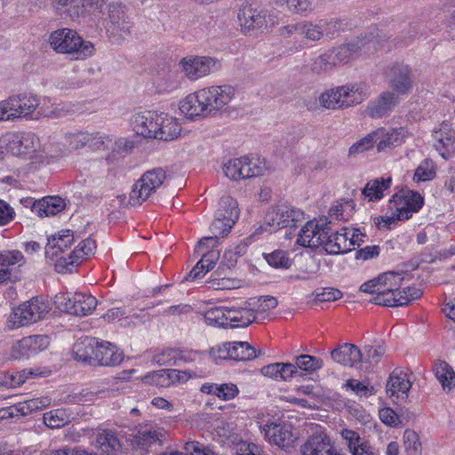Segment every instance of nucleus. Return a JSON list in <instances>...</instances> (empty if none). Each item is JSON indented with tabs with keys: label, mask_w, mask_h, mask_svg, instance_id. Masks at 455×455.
I'll list each match as a JSON object with an SVG mask.
<instances>
[{
	"label": "nucleus",
	"mask_w": 455,
	"mask_h": 455,
	"mask_svg": "<svg viewBox=\"0 0 455 455\" xmlns=\"http://www.w3.org/2000/svg\"><path fill=\"white\" fill-rule=\"evenodd\" d=\"M336 66L333 52H326L316 57L310 65V70L315 75H322L330 72Z\"/></svg>",
	"instance_id": "nucleus-47"
},
{
	"label": "nucleus",
	"mask_w": 455,
	"mask_h": 455,
	"mask_svg": "<svg viewBox=\"0 0 455 455\" xmlns=\"http://www.w3.org/2000/svg\"><path fill=\"white\" fill-rule=\"evenodd\" d=\"M373 135H371V132L369 133L364 138L361 139L357 142L354 143L348 150V156H355L361 153H363L364 151L371 148L374 145L373 143Z\"/></svg>",
	"instance_id": "nucleus-62"
},
{
	"label": "nucleus",
	"mask_w": 455,
	"mask_h": 455,
	"mask_svg": "<svg viewBox=\"0 0 455 455\" xmlns=\"http://www.w3.org/2000/svg\"><path fill=\"white\" fill-rule=\"evenodd\" d=\"M342 444L351 455H379L368 440L353 429L343 427L339 431Z\"/></svg>",
	"instance_id": "nucleus-16"
},
{
	"label": "nucleus",
	"mask_w": 455,
	"mask_h": 455,
	"mask_svg": "<svg viewBox=\"0 0 455 455\" xmlns=\"http://www.w3.org/2000/svg\"><path fill=\"white\" fill-rule=\"evenodd\" d=\"M320 24L323 36H325L329 39L338 36L342 29V21L334 18L320 20Z\"/></svg>",
	"instance_id": "nucleus-58"
},
{
	"label": "nucleus",
	"mask_w": 455,
	"mask_h": 455,
	"mask_svg": "<svg viewBox=\"0 0 455 455\" xmlns=\"http://www.w3.org/2000/svg\"><path fill=\"white\" fill-rule=\"evenodd\" d=\"M346 387L353 390L356 395L361 396H370L375 393L374 387L365 385L357 379H348L346 382Z\"/></svg>",
	"instance_id": "nucleus-64"
},
{
	"label": "nucleus",
	"mask_w": 455,
	"mask_h": 455,
	"mask_svg": "<svg viewBox=\"0 0 455 455\" xmlns=\"http://www.w3.org/2000/svg\"><path fill=\"white\" fill-rule=\"evenodd\" d=\"M319 103L326 109H343L339 86L323 92L319 96Z\"/></svg>",
	"instance_id": "nucleus-48"
},
{
	"label": "nucleus",
	"mask_w": 455,
	"mask_h": 455,
	"mask_svg": "<svg viewBox=\"0 0 455 455\" xmlns=\"http://www.w3.org/2000/svg\"><path fill=\"white\" fill-rule=\"evenodd\" d=\"M280 216L287 222L288 227H295L298 222L304 220V212L293 206L287 204H279L269 209L266 213L267 221H273L275 217Z\"/></svg>",
	"instance_id": "nucleus-32"
},
{
	"label": "nucleus",
	"mask_w": 455,
	"mask_h": 455,
	"mask_svg": "<svg viewBox=\"0 0 455 455\" xmlns=\"http://www.w3.org/2000/svg\"><path fill=\"white\" fill-rule=\"evenodd\" d=\"M299 34L303 35L306 38L311 41H319L323 36L320 20H318L316 23L307 22L301 24Z\"/></svg>",
	"instance_id": "nucleus-60"
},
{
	"label": "nucleus",
	"mask_w": 455,
	"mask_h": 455,
	"mask_svg": "<svg viewBox=\"0 0 455 455\" xmlns=\"http://www.w3.org/2000/svg\"><path fill=\"white\" fill-rule=\"evenodd\" d=\"M50 44L60 53L73 54L75 60H84L94 53V45L84 41L76 31L70 28H60L50 35Z\"/></svg>",
	"instance_id": "nucleus-2"
},
{
	"label": "nucleus",
	"mask_w": 455,
	"mask_h": 455,
	"mask_svg": "<svg viewBox=\"0 0 455 455\" xmlns=\"http://www.w3.org/2000/svg\"><path fill=\"white\" fill-rule=\"evenodd\" d=\"M316 4V0H287L289 10L299 14L312 12Z\"/></svg>",
	"instance_id": "nucleus-61"
},
{
	"label": "nucleus",
	"mask_w": 455,
	"mask_h": 455,
	"mask_svg": "<svg viewBox=\"0 0 455 455\" xmlns=\"http://www.w3.org/2000/svg\"><path fill=\"white\" fill-rule=\"evenodd\" d=\"M197 355V353L189 352L186 354L184 351L178 349H166L161 354H158L155 356L156 362L160 365H174L177 363V360H195V356Z\"/></svg>",
	"instance_id": "nucleus-42"
},
{
	"label": "nucleus",
	"mask_w": 455,
	"mask_h": 455,
	"mask_svg": "<svg viewBox=\"0 0 455 455\" xmlns=\"http://www.w3.org/2000/svg\"><path fill=\"white\" fill-rule=\"evenodd\" d=\"M404 277L398 273H386L379 276L382 283V289H379L378 294L370 299L375 305L385 307H400L408 304V299H403L401 291V283Z\"/></svg>",
	"instance_id": "nucleus-4"
},
{
	"label": "nucleus",
	"mask_w": 455,
	"mask_h": 455,
	"mask_svg": "<svg viewBox=\"0 0 455 455\" xmlns=\"http://www.w3.org/2000/svg\"><path fill=\"white\" fill-rule=\"evenodd\" d=\"M74 242V234L71 230H62L58 235H52L48 239L46 246V252L49 253V250H54L52 255H57L58 252L64 251L68 248Z\"/></svg>",
	"instance_id": "nucleus-43"
},
{
	"label": "nucleus",
	"mask_w": 455,
	"mask_h": 455,
	"mask_svg": "<svg viewBox=\"0 0 455 455\" xmlns=\"http://www.w3.org/2000/svg\"><path fill=\"white\" fill-rule=\"evenodd\" d=\"M341 95V107H349L361 104L371 96L370 86L363 83L350 84L339 86Z\"/></svg>",
	"instance_id": "nucleus-21"
},
{
	"label": "nucleus",
	"mask_w": 455,
	"mask_h": 455,
	"mask_svg": "<svg viewBox=\"0 0 455 455\" xmlns=\"http://www.w3.org/2000/svg\"><path fill=\"white\" fill-rule=\"evenodd\" d=\"M331 356L336 363L350 367L363 360L361 350L355 345L350 343L339 345L331 351Z\"/></svg>",
	"instance_id": "nucleus-28"
},
{
	"label": "nucleus",
	"mask_w": 455,
	"mask_h": 455,
	"mask_svg": "<svg viewBox=\"0 0 455 455\" xmlns=\"http://www.w3.org/2000/svg\"><path fill=\"white\" fill-rule=\"evenodd\" d=\"M44 423L49 428H60L68 423L69 418L62 409L53 410L44 414Z\"/></svg>",
	"instance_id": "nucleus-51"
},
{
	"label": "nucleus",
	"mask_w": 455,
	"mask_h": 455,
	"mask_svg": "<svg viewBox=\"0 0 455 455\" xmlns=\"http://www.w3.org/2000/svg\"><path fill=\"white\" fill-rule=\"evenodd\" d=\"M90 133L78 132L66 135V140L68 146L73 149H79L87 146Z\"/></svg>",
	"instance_id": "nucleus-63"
},
{
	"label": "nucleus",
	"mask_w": 455,
	"mask_h": 455,
	"mask_svg": "<svg viewBox=\"0 0 455 455\" xmlns=\"http://www.w3.org/2000/svg\"><path fill=\"white\" fill-rule=\"evenodd\" d=\"M39 106V100L31 93H20L10 96L0 101V120H13L27 117Z\"/></svg>",
	"instance_id": "nucleus-5"
},
{
	"label": "nucleus",
	"mask_w": 455,
	"mask_h": 455,
	"mask_svg": "<svg viewBox=\"0 0 455 455\" xmlns=\"http://www.w3.org/2000/svg\"><path fill=\"white\" fill-rule=\"evenodd\" d=\"M187 379L186 372L175 369H164L145 375V383L160 387H168L176 382Z\"/></svg>",
	"instance_id": "nucleus-24"
},
{
	"label": "nucleus",
	"mask_w": 455,
	"mask_h": 455,
	"mask_svg": "<svg viewBox=\"0 0 455 455\" xmlns=\"http://www.w3.org/2000/svg\"><path fill=\"white\" fill-rule=\"evenodd\" d=\"M404 446L407 455H420L421 443L418 434L411 429H407L403 435Z\"/></svg>",
	"instance_id": "nucleus-56"
},
{
	"label": "nucleus",
	"mask_w": 455,
	"mask_h": 455,
	"mask_svg": "<svg viewBox=\"0 0 455 455\" xmlns=\"http://www.w3.org/2000/svg\"><path fill=\"white\" fill-rule=\"evenodd\" d=\"M235 222V221H231L230 220H227L224 217L216 216L215 220L210 226V229L213 236H206L202 238L197 244L198 250L206 244L207 248L214 247L215 243H217L218 235L223 236L229 233Z\"/></svg>",
	"instance_id": "nucleus-34"
},
{
	"label": "nucleus",
	"mask_w": 455,
	"mask_h": 455,
	"mask_svg": "<svg viewBox=\"0 0 455 455\" xmlns=\"http://www.w3.org/2000/svg\"><path fill=\"white\" fill-rule=\"evenodd\" d=\"M391 183V177L370 180L362 190V194L368 198L369 201L380 200L384 196L383 192L390 188Z\"/></svg>",
	"instance_id": "nucleus-41"
},
{
	"label": "nucleus",
	"mask_w": 455,
	"mask_h": 455,
	"mask_svg": "<svg viewBox=\"0 0 455 455\" xmlns=\"http://www.w3.org/2000/svg\"><path fill=\"white\" fill-rule=\"evenodd\" d=\"M208 249L209 248H207V244L203 246L200 250H198L197 247L196 249V251L203 253V256L198 263L202 267V269H204V273H208L210 270H212L220 259V252L218 251Z\"/></svg>",
	"instance_id": "nucleus-53"
},
{
	"label": "nucleus",
	"mask_w": 455,
	"mask_h": 455,
	"mask_svg": "<svg viewBox=\"0 0 455 455\" xmlns=\"http://www.w3.org/2000/svg\"><path fill=\"white\" fill-rule=\"evenodd\" d=\"M360 49L361 46H359L357 43H350L334 48L331 51H329V52H333V58L336 64L347 63L358 52Z\"/></svg>",
	"instance_id": "nucleus-49"
},
{
	"label": "nucleus",
	"mask_w": 455,
	"mask_h": 455,
	"mask_svg": "<svg viewBox=\"0 0 455 455\" xmlns=\"http://www.w3.org/2000/svg\"><path fill=\"white\" fill-rule=\"evenodd\" d=\"M435 176V164L432 160H425L418 166L414 173V180L417 181H427Z\"/></svg>",
	"instance_id": "nucleus-57"
},
{
	"label": "nucleus",
	"mask_w": 455,
	"mask_h": 455,
	"mask_svg": "<svg viewBox=\"0 0 455 455\" xmlns=\"http://www.w3.org/2000/svg\"><path fill=\"white\" fill-rule=\"evenodd\" d=\"M411 385L405 373L393 371L387 383V393L390 397L404 399Z\"/></svg>",
	"instance_id": "nucleus-36"
},
{
	"label": "nucleus",
	"mask_w": 455,
	"mask_h": 455,
	"mask_svg": "<svg viewBox=\"0 0 455 455\" xmlns=\"http://www.w3.org/2000/svg\"><path fill=\"white\" fill-rule=\"evenodd\" d=\"M48 311L47 304L43 299L36 297L14 309L11 315L10 322L15 327L25 326L43 319Z\"/></svg>",
	"instance_id": "nucleus-10"
},
{
	"label": "nucleus",
	"mask_w": 455,
	"mask_h": 455,
	"mask_svg": "<svg viewBox=\"0 0 455 455\" xmlns=\"http://www.w3.org/2000/svg\"><path fill=\"white\" fill-rule=\"evenodd\" d=\"M38 138L31 132L22 133L10 142L9 148L13 155L25 156L36 150Z\"/></svg>",
	"instance_id": "nucleus-38"
},
{
	"label": "nucleus",
	"mask_w": 455,
	"mask_h": 455,
	"mask_svg": "<svg viewBox=\"0 0 455 455\" xmlns=\"http://www.w3.org/2000/svg\"><path fill=\"white\" fill-rule=\"evenodd\" d=\"M106 0H55L58 6L69 7L70 16L79 18L86 13L100 12Z\"/></svg>",
	"instance_id": "nucleus-22"
},
{
	"label": "nucleus",
	"mask_w": 455,
	"mask_h": 455,
	"mask_svg": "<svg viewBox=\"0 0 455 455\" xmlns=\"http://www.w3.org/2000/svg\"><path fill=\"white\" fill-rule=\"evenodd\" d=\"M277 299L273 296H262L259 299H250L247 301L249 307L254 308V315L258 312H267L277 306Z\"/></svg>",
	"instance_id": "nucleus-54"
},
{
	"label": "nucleus",
	"mask_w": 455,
	"mask_h": 455,
	"mask_svg": "<svg viewBox=\"0 0 455 455\" xmlns=\"http://www.w3.org/2000/svg\"><path fill=\"white\" fill-rule=\"evenodd\" d=\"M323 246L325 251L330 254H339L350 251L357 243L354 238H348L347 228L341 231H331L325 235Z\"/></svg>",
	"instance_id": "nucleus-20"
},
{
	"label": "nucleus",
	"mask_w": 455,
	"mask_h": 455,
	"mask_svg": "<svg viewBox=\"0 0 455 455\" xmlns=\"http://www.w3.org/2000/svg\"><path fill=\"white\" fill-rule=\"evenodd\" d=\"M210 353L216 363L220 360L227 359L235 361L251 360L263 354L261 350H259L257 354L256 348L245 341L225 342L212 347Z\"/></svg>",
	"instance_id": "nucleus-9"
},
{
	"label": "nucleus",
	"mask_w": 455,
	"mask_h": 455,
	"mask_svg": "<svg viewBox=\"0 0 455 455\" xmlns=\"http://www.w3.org/2000/svg\"><path fill=\"white\" fill-rule=\"evenodd\" d=\"M398 101L395 92H384L375 100L368 104L366 112L372 118L382 117L390 112L398 104Z\"/></svg>",
	"instance_id": "nucleus-25"
},
{
	"label": "nucleus",
	"mask_w": 455,
	"mask_h": 455,
	"mask_svg": "<svg viewBox=\"0 0 455 455\" xmlns=\"http://www.w3.org/2000/svg\"><path fill=\"white\" fill-rule=\"evenodd\" d=\"M331 231V222L323 220L307 221L300 229L296 243L303 247L323 246L325 235Z\"/></svg>",
	"instance_id": "nucleus-11"
},
{
	"label": "nucleus",
	"mask_w": 455,
	"mask_h": 455,
	"mask_svg": "<svg viewBox=\"0 0 455 455\" xmlns=\"http://www.w3.org/2000/svg\"><path fill=\"white\" fill-rule=\"evenodd\" d=\"M64 311L76 316H84L92 313L97 307V299L91 294L76 292L73 295L57 297Z\"/></svg>",
	"instance_id": "nucleus-13"
},
{
	"label": "nucleus",
	"mask_w": 455,
	"mask_h": 455,
	"mask_svg": "<svg viewBox=\"0 0 455 455\" xmlns=\"http://www.w3.org/2000/svg\"><path fill=\"white\" fill-rule=\"evenodd\" d=\"M25 346L28 348L29 355L36 354L45 349L50 344L47 335H32L24 338Z\"/></svg>",
	"instance_id": "nucleus-55"
},
{
	"label": "nucleus",
	"mask_w": 455,
	"mask_h": 455,
	"mask_svg": "<svg viewBox=\"0 0 455 455\" xmlns=\"http://www.w3.org/2000/svg\"><path fill=\"white\" fill-rule=\"evenodd\" d=\"M66 204L60 196H46L34 203L32 211L40 217L54 216L65 209Z\"/></svg>",
	"instance_id": "nucleus-37"
},
{
	"label": "nucleus",
	"mask_w": 455,
	"mask_h": 455,
	"mask_svg": "<svg viewBox=\"0 0 455 455\" xmlns=\"http://www.w3.org/2000/svg\"><path fill=\"white\" fill-rule=\"evenodd\" d=\"M108 28L113 34L124 36L131 33L132 22L127 14L124 5L118 3H112L108 5Z\"/></svg>",
	"instance_id": "nucleus-19"
},
{
	"label": "nucleus",
	"mask_w": 455,
	"mask_h": 455,
	"mask_svg": "<svg viewBox=\"0 0 455 455\" xmlns=\"http://www.w3.org/2000/svg\"><path fill=\"white\" fill-rule=\"evenodd\" d=\"M235 94V88L228 84L204 88L180 101V110L190 119L215 116L232 100Z\"/></svg>",
	"instance_id": "nucleus-1"
},
{
	"label": "nucleus",
	"mask_w": 455,
	"mask_h": 455,
	"mask_svg": "<svg viewBox=\"0 0 455 455\" xmlns=\"http://www.w3.org/2000/svg\"><path fill=\"white\" fill-rule=\"evenodd\" d=\"M23 259L18 251L0 252V283L11 278L9 267L19 263Z\"/></svg>",
	"instance_id": "nucleus-45"
},
{
	"label": "nucleus",
	"mask_w": 455,
	"mask_h": 455,
	"mask_svg": "<svg viewBox=\"0 0 455 455\" xmlns=\"http://www.w3.org/2000/svg\"><path fill=\"white\" fill-rule=\"evenodd\" d=\"M371 135H373V143L377 145L379 152L385 151L402 142L401 133L396 130L387 131L381 128L372 132Z\"/></svg>",
	"instance_id": "nucleus-40"
},
{
	"label": "nucleus",
	"mask_w": 455,
	"mask_h": 455,
	"mask_svg": "<svg viewBox=\"0 0 455 455\" xmlns=\"http://www.w3.org/2000/svg\"><path fill=\"white\" fill-rule=\"evenodd\" d=\"M299 455H341L327 434L310 435L299 447Z\"/></svg>",
	"instance_id": "nucleus-18"
},
{
	"label": "nucleus",
	"mask_w": 455,
	"mask_h": 455,
	"mask_svg": "<svg viewBox=\"0 0 455 455\" xmlns=\"http://www.w3.org/2000/svg\"><path fill=\"white\" fill-rule=\"evenodd\" d=\"M227 307H212L204 315L205 320L210 323L228 326Z\"/></svg>",
	"instance_id": "nucleus-59"
},
{
	"label": "nucleus",
	"mask_w": 455,
	"mask_h": 455,
	"mask_svg": "<svg viewBox=\"0 0 455 455\" xmlns=\"http://www.w3.org/2000/svg\"><path fill=\"white\" fill-rule=\"evenodd\" d=\"M261 373L277 381H289L297 373L291 363H275L262 367Z\"/></svg>",
	"instance_id": "nucleus-35"
},
{
	"label": "nucleus",
	"mask_w": 455,
	"mask_h": 455,
	"mask_svg": "<svg viewBox=\"0 0 455 455\" xmlns=\"http://www.w3.org/2000/svg\"><path fill=\"white\" fill-rule=\"evenodd\" d=\"M159 122H163L161 114L155 111H144L133 116L132 124L133 131L144 138L156 137Z\"/></svg>",
	"instance_id": "nucleus-17"
},
{
	"label": "nucleus",
	"mask_w": 455,
	"mask_h": 455,
	"mask_svg": "<svg viewBox=\"0 0 455 455\" xmlns=\"http://www.w3.org/2000/svg\"><path fill=\"white\" fill-rule=\"evenodd\" d=\"M216 216L224 217L231 221H236L239 217L238 204L229 196H222L219 203Z\"/></svg>",
	"instance_id": "nucleus-46"
},
{
	"label": "nucleus",
	"mask_w": 455,
	"mask_h": 455,
	"mask_svg": "<svg viewBox=\"0 0 455 455\" xmlns=\"http://www.w3.org/2000/svg\"><path fill=\"white\" fill-rule=\"evenodd\" d=\"M434 372L443 389L451 390L455 387V372L446 362H436L434 366Z\"/></svg>",
	"instance_id": "nucleus-44"
},
{
	"label": "nucleus",
	"mask_w": 455,
	"mask_h": 455,
	"mask_svg": "<svg viewBox=\"0 0 455 455\" xmlns=\"http://www.w3.org/2000/svg\"><path fill=\"white\" fill-rule=\"evenodd\" d=\"M94 445L106 455H118L121 451V443L117 436L111 430L96 429Z\"/></svg>",
	"instance_id": "nucleus-27"
},
{
	"label": "nucleus",
	"mask_w": 455,
	"mask_h": 455,
	"mask_svg": "<svg viewBox=\"0 0 455 455\" xmlns=\"http://www.w3.org/2000/svg\"><path fill=\"white\" fill-rule=\"evenodd\" d=\"M165 438L164 428L152 424L139 425L130 435L129 441L132 450L140 455H146L156 446H161Z\"/></svg>",
	"instance_id": "nucleus-7"
},
{
	"label": "nucleus",
	"mask_w": 455,
	"mask_h": 455,
	"mask_svg": "<svg viewBox=\"0 0 455 455\" xmlns=\"http://www.w3.org/2000/svg\"><path fill=\"white\" fill-rule=\"evenodd\" d=\"M267 262L275 268L288 269L292 264V259L287 251L275 250L271 253L264 254Z\"/></svg>",
	"instance_id": "nucleus-50"
},
{
	"label": "nucleus",
	"mask_w": 455,
	"mask_h": 455,
	"mask_svg": "<svg viewBox=\"0 0 455 455\" xmlns=\"http://www.w3.org/2000/svg\"><path fill=\"white\" fill-rule=\"evenodd\" d=\"M98 347V339L84 337L78 339L73 346L74 358L77 361L95 365V355Z\"/></svg>",
	"instance_id": "nucleus-30"
},
{
	"label": "nucleus",
	"mask_w": 455,
	"mask_h": 455,
	"mask_svg": "<svg viewBox=\"0 0 455 455\" xmlns=\"http://www.w3.org/2000/svg\"><path fill=\"white\" fill-rule=\"evenodd\" d=\"M226 316H228V326L230 327H245L256 320L254 308L249 307L247 301L241 307H227Z\"/></svg>",
	"instance_id": "nucleus-29"
},
{
	"label": "nucleus",
	"mask_w": 455,
	"mask_h": 455,
	"mask_svg": "<svg viewBox=\"0 0 455 455\" xmlns=\"http://www.w3.org/2000/svg\"><path fill=\"white\" fill-rule=\"evenodd\" d=\"M237 18L244 33H250L256 28H261L265 22V15L261 12L252 8L251 4H246L239 10Z\"/></svg>",
	"instance_id": "nucleus-31"
},
{
	"label": "nucleus",
	"mask_w": 455,
	"mask_h": 455,
	"mask_svg": "<svg viewBox=\"0 0 455 455\" xmlns=\"http://www.w3.org/2000/svg\"><path fill=\"white\" fill-rule=\"evenodd\" d=\"M293 364L297 366V370L313 372L322 368L323 361L310 355H300L295 357Z\"/></svg>",
	"instance_id": "nucleus-52"
},
{
	"label": "nucleus",
	"mask_w": 455,
	"mask_h": 455,
	"mask_svg": "<svg viewBox=\"0 0 455 455\" xmlns=\"http://www.w3.org/2000/svg\"><path fill=\"white\" fill-rule=\"evenodd\" d=\"M435 147L443 158H448L455 152L454 132L451 130L448 124H443L438 132H435Z\"/></svg>",
	"instance_id": "nucleus-33"
},
{
	"label": "nucleus",
	"mask_w": 455,
	"mask_h": 455,
	"mask_svg": "<svg viewBox=\"0 0 455 455\" xmlns=\"http://www.w3.org/2000/svg\"><path fill=\"white\" fill-rule=\"evenodd\" d=\"M166 180V172L163 168H155L144 172L130 193L129 204L140 205L159 188Z\"/></svg>",
	"instance_id": "nucleus-6"
},
{
	"label": "nucleus",
	"mask_w": 455,
	"mask_h": 455,
	"mask_svg": "<svg viewBox=\"0 0 455 455\" xmlns=\"http://www.w3.org/2000/svg\"><path fill=\"white\" fill-rule=\"evenodd\" d=\"M94 360L95 365L116 366L124 360V353L110 342L98 340Z\"/></svg>",
	"instance_id": "nucleus-23"
},
{
	"label": "nucleus",
	"mask_w": 455,
	"mask_h": 455,
	"mask_svg": "<svg viewBox=\"0 0 455 455\" xmlns=\"http://www.w3.org/2000/svg\"><path fill=\"white\" fill-rule=\"evenodd\" d=\"M265 170L266 164L263 161L249 156L230 159L223 166L225 175L235 181L261 176Z\"/></svg>",
	"instance_id": "nucleus-8"
},
{
	"label": "nucleus",
	"mask_w": 455,
	"mask_h": 455,
	"mask_svg": "<svg viewBox=\"0 0 455 455\" xmlns=\"http://www.w3.org/2000/svg\"><path fill=\"white\" fill-rule=\"evenodd\" d=\"M386 76L390 88L397 94H407L412 88L411 68L406 64H391L386 70Z\"/></svg>",
	"instance_id": "nucleus-14"
},
{
	"label": "nucleus",
	"mask_w": 455,
	"mask_h": 455,
	"mask_svg": "<svg viewBox=\"0 0 455 455\" xmlns=\"http://www.w3.org/2000/svg\"><path fill=\"white\" fill-rule=\"evenodd\" d=\"M163 122H159V130L155 139L171 141L178 138L181 132V127L177 120L164 113H160Z\"/></svg>",
	"instance_id": "nucleus-39"
},
{
	"label": "nucleus",
	"mask_w": 455,
	"mask_h": 455,
	"mask_svg": "<svg viewBox=\"0 0 455 455\" xmlns=\"http://www.w3.org/2000/svg\"><path fill=\"white\" fill-rule=\"evenodd\" d=\"M180 64L190 80H196L220 68L217 60L204 56L183 58Z\"/></svg>",
	"instance_id": "nucleus-15"
},
{
	"label": "nucleus",
	"mask_w": 455,
	"mask_h": 455,
	"mask_svg": "<svg viewBox=\"0 0 455 455\" xmlns=\"http://www.w3.org/2000/svg\"><path fill=\"white\" fill-rule=\"evenodd\" d=\"M262 431L269 444L275 445L284 451H289L293 448L297 440L291 424L271 422L264 425Z\"/></svg>",
	"instance_id": "nucleus-12"
},
{
	"label": "nucleus",
	"mask_w": 455,
	"mask_h": 455,
	"mask_svg": "<svg viewBox=\"0 0 455 455\" xmlns=\"http://www.w3.org/2000/svg\"><path fill=\"white\" fill-rule=\"evenodd\" d=\"M424 199L419 193L403 188L396 192L388 202V211L390 215L381 217V220L390 225L397 220H406L412 217L413 212H417L423 205Z\"/></svg>",
	"instance_id": "nucleus-3"
},
{
	"label": "nucleus",
	"mask_w": 455,
	"mask_h": 455,
	"mask_svg": "<svg viewBox=\"0 0 455 455\" xmlns=\"http://www.w3.org/2000/svg\"><path fill=\"white\" fill-rule=\"evenodd\" d=\"M96 249V243L92 238H87L79 243L75 250L68 255V259H63L65 265L61 263L57 264V271L60 273L69 271L72 269L69 266L73 267L75 264H78L85 256L91 255Z\"/></svg>",
	"instance_id": "nucleus-26"
}]
</instances>
